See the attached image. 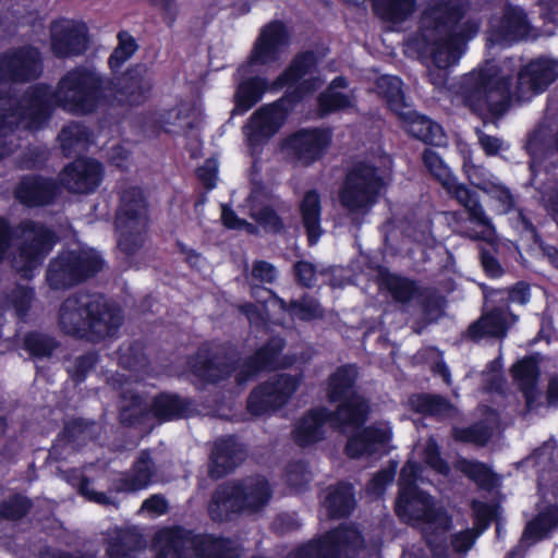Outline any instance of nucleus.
<instances>
[{"label": "nucleus", "mask_w": 558, "mask_h": 558, "mask_svg": "<svg viewBox=\"0 0 558 558\" xmlns=\"http://www.w3.org/2000/svg\"><path fill=\"white\" fill-rule=\"evenodd\" d=\"M105 80L95 69L76 66L58 82L56 89L45 85L27 88L20 96L0 95V158L17 146L14 131L39 128L53 107L74 114H87L97 109L104 98Z\"/></svg>", "instance_id": "f257e3e1"}, {"label": "nucleus", "mask_w": 558, "mask_h": 558, "mask_svg": "<svg viewBox=\"0 0 558 558\" xmlns=\"http://www.w3.org/2000/svg\"><path fill=\"white\" fill-rule=\"evenodd\" d=\"M471 7L470 0H432L422 16L424 52L433 64L452 66L461 58L465 41L480 27L476 20L460 22Z\"/></svg>", "instance_id": "f03ea898"}, {"label": "nucleus", "mask_w": 558, "mask_h": 558, "mask_svg": "<svg viewBox=\"0 0 558 558\" xmlns=\"http://www.w3.org/2000/svg\"><path fill=\"white\" fill-rule=\"evenodd\" d=\"M57 323L63 333L98 343L118 335L124 314L102 294L80 290L62 301Z\"/></svg>", "instance_id": "7ed1b4c3"}, {"label": "nucleus", "mask_w": 558, "mask_h": 558, "mask_svg": "<svg viewBox=\"0 0 558 558\" xmlns=\"http://www.w3.org/2000/svg\"><path fill=\"white\" fill-rule=\"evenodd\" d=\"M421 472V465L412 461L407 462L402 468L396 512L405 522L423 525L433 558H449L447 548L436 544V538L438 534L445 533L450 527V519L442 507L437 506L429 495L418 489L417 483L424 482Z\"/></svg>", "instance_id": "20e7f679"}, {"label": "nucleus", "mask_w": 558, "mask_h": 558, "mask_svg": "<svg viewBox=\"0 0 558 558\" xmlns=\"http://www.w3.org/2000/svg\"><path fill=\"white\" fill-rule=\"evenodd\" d=\"M52 230L40 222L24 220L15 227L0 217V260L23 278H31L56 243Z\"/></svg>", "instance_id": "39448f33"}, {"label": "nucleus", "mask_w": 558, "mask_h": 558, "mask_svg": "<svg viewBox=\"0 0 558 558\" xmlns=\"http://www.w3.org/2000/svg\"><path fill=\"white\" fill-rule=\"evenodd\" d=\"M272 487L262 475L225 482L216 487L208 505L216 522L230 521L238 514H259L272 497Z\"/></svg>", "instance_id": "423d86ee"}, {"label": "nucleus", "mask_w": 558, "mask_h": 558, "mask_svg": "<svg viewBox=\"0 0 558 558\" xmlns=\"http://www.w3.org/2000/svg\"><path fill=\"white\" fill-rule=\"evenodd\" d=\"M459 95L465 106L484 121L500 117L509 100V81L493 62L463 75Z\"/></svg>", "instance_id": "0eeeda50"}, {"label": "nucleus", "mask_w": 558, "mask_h": 558, "mask_svg": "<svg viewBox=\"0 0 558 558\" xmlns=\"http://www.w3.org/2000/svg\"><path fill=\"white\" fill-rule=\"evenodd\" d=\"M156 558H240L242 548L229 538L213 535H194L191 531L174 527L157 536Z\"/></svg>", "instance_id": "6e6552de"}, {"label": "nucleus", "mask_w": 558, "mask_h": 558, "mask_svg": "<svg viewBox=\"0 0 558 558\" xmlns=\"http://www.w3.org/2000/svg\"><path fill=\"white\" fill-rule=\"evenodd\" d=\"M114 225L119 250L126 256L137 254L146 242L148 226V203L141 187L122 190Z\"/></svg>", "instance_id": "1a4fd4ad"}, {"label": "nucleus", "mask_w": 558, "mask_h": 558, "mask_svg": "<svg viewBox=\"0 0 558 558\" xmlns=\"http://www.w3.org/2000/svg\"><path fill=\"white\" fill-rule=\"evenodd\" d=\"M104 259L94 248L77 247L64 251L50 260L46 280L53 290L69 289L96 276Z\"/></svg>", "instance_id": "9d476101"}, {"label": "nucleus", "mask_w": 558, "mask_h": 558, "mask_svg": "<svg viewBox=\"0 0 558 558\" xmlns=\"http://www.w3.org/2000/svg\"><path fill=\"white\" fill-rule=\"evenodd\" d=\"M386 177L376 167L359 162L348 172L339 192L341 205L352 215H365L377 203Z\"/></svg>", "instance_id": "9b49d317"}, {"label": "nucleus", "mask_w": 558, "mask_h": 558, "mask_svg": "<svg viewBox=\"0 0 558 558\" xmlns=\"http://www.w3.org/2000/svg\"><path fill=\"white\" fill-rule=\"evenodd\" d=\"M356 375L355 367L342 366L329 379L327 391L329 400H343L337 411H335V422L343 430L357 428L367 418V402L361 396L353 393Z\"/></svg>", "instance_id": "f8f14e48"}, {"label": "nucleus", "mask_w": 558, "mask_h": 558, "mask_svg": "<svg viewBox=\"0 0 558 558\" xmlns=\"http://www.w3.org/2000/svg\"><path fill=\"white\" fill-rule=\"evenodd\" d=\"M364 547V537L353 524H341L291 550L286 558H352Z\"/></svg>", "instance_id": "ddd939ff"}, {"label": "nucleus", "mask_w": 558, "mask_h": 558, "mask_svg": "<svg viewBox=\"0 0 558 558\" xmlns=\"http://www.w3.org/2000/svg\"><path fill=\"white\" fill-rule=\"evenodd\" d=\"M302 374H277L259 384L248 395L246 410L253 416L269 415L286 407L302 384Z\"/></svg>", "instance_id": "4468645a"}, {"label": "nucleus", "mask_w": 558, "mask_h": 558, "mask_svg": "<svg viewBox=\"0 0 558 558\" xmlns=\"http://www.w3.org/2000/svg\"><path fill=\"white\" fill-rule=\"evenodd\" d=\"M43 72V58L32 46L9 49L0 54V81L24 83Z\"/></svg>", "instance_id": "2eb2a0df"}, {"label": "nucleus", "mask_w": 558, "mask_h": 558, "mask_svg": "<svg viewBox=\"0 0 558 558\" xmlns=\"http://www.w3.org/2000/svg\"><path fill=\"white\" fill-rule=\"evenodd\" d=\"M558 77V61L538 58L524 65L518 73L515 96L519 100H529L543 93Z\"/></svg>", "instance_id": "dca6fc26"}, {"label": "nucleus", "mask_w": 558, "mask_h": 558, "mask_svg": "<svg viewBox=\"0 0 558 558\" xmlns=\"http://www.w3.org/2000/svg\"><path fill=\"white\" fill-rule=\"evenodd\" d=\"M289 36L281 22H271L263 27L254 48L251 52L248 63L241 66L239 72L250 73L248 69L255 64H267L278 60L282 49L288 46Z\"/></svg>", "instance_id": "f3484780"}, {"label": "nucleus", "mask_w": 558, "mask_h": 558, "mask_svg": "<svg viewBox=\"0 0 558 558\" xmlns=\"http://www.w3.org/2000/svg\"><path fill=\"white\" fill-rule=\"evenodd\" d=\"M50 37L51 50L58 58L80 56L88 46L86 26L70 20L52 23Z\"/></svg>", "instance_id": "a211bd4d"}, {"label": "nucleus", "mask_w": 558, "mask_h": 558, "mask_svg": "<svg viewBox=\"0 0 558 558\" xmlns=\"http://www.w3.org/2000/svg\"><path fill=\"white\" fill-rule=\"evenodd\" d=\"M284 347L281 338L270 339L263 348L256 351L235 374L238 384H243L254 377L258 372L267 368H286L292 364L286 357H280Z\"/></svg>", "instance_id": "6ab92c4d"}, {"label": "nucleus", "mask_w": 558, "mask_h": 558, "mask_svg": "<svg viewBox=\"0 0 558 558\" xmlns=\"http://www.w3.org/2000/svg\"><path fill=\"white\" fill-rule=\"evenodd\" d=\"M157 465L148 450H142L130 470L117 477L113 490L117 493H136L146 489L155 482Z\"/></svg>", "instance_id": "aec40b11"}, {"label": "nucleus", "mask_w": 558, "mask_h": 558, "mask_svg": "<svg viewBox=\"0 0 558 558\" xmlns=\"http://www.w3.org/2000/svg\"><path fill=\"white\" fill-rule=\"evenodd\" d=\"M244 447L231 436L219 438L215 441L208 464V475L218 480L239 466L245 459Z\"/></svg>", "instance_id": "412c9836"}, {"label": "nucleus", "mask_w": 558, "mask_h": 558, "mask_svg": "<svg viewBox=\"0 0 558 558\" xmlns=\"http://www.w3.org/2000/svg\"><path fill=\"white\" fill-rule=\"evenodd\" d=\"M101 179V165L93 159H76L61 173L62 185L73 193L93 192Z\"/></svg>", "instance_id": "4be33fe9"}, {"label": "nucleus", "mask_w": 558, "mask_h": 558, "mask_svg": "<svg viewBox=\"0 0 558 558\" xmlns=\"http://www.w3.org/2000/svg\"><path fill=\"white\" fill-rule=\"evenodd\" d=\"M284 112L280 106L272 104L259 108L244 128L251 146H258L269 140L281 126Z\"/></svg>", "instance_id": "5701e85b"}, {"label": "nucleus", "mask_w": 558, "mask_h": 558, "mask_svg": "<svg viewBox=\"0 0 558 558\" xmlns=\"http://www.w3.org/2000/svg\"><path fill=\"white\" fill-rule=\"evenodd\" d=\"M532 31L525 12L520 7L507 5L502 16L490 23L492 40L515 41L526 38Z\"/></svg>", "instance_id": "b1692460"}, {"label": "nucleus", "mask_w": 558, "mask_h": 558, "mask_svg": "<svg viewBox=\"0 0 558 558\" xmlns=\"http://www.w3.org/2000/svg\"><path fill=\"white\" fill-rule=\"evenodd\" d=\"M330 141L329 133L322 130L301 131L287 142L291 156L307 166L318 159Z\"/></svg>", "instance_id": "393cba45"}, {"label": "nucleus", "mask_w": 558, "mask_h": 558, "mask_svg": "<svg viewBox=\"0 0 558 558\" xmlns=\"http://www.w3.org/2000/svg\"><path fill=\"white\" fill-rule=\"evenodd\" d=\"M447 193L464 207L468 219L478 227L487 229V235L494 233L492 220L486 215L484 207L480 203L476 192L469 189L465 184L459 183L456 178L445 181L442 185Z\"/></svg>", "instance_id": "a878e982"}, {"label": "nucleus", "mask_w": 558, "mask_h": 558, "mask_svg": "<svg viewBox=\"0 0 558 558\" xmlns=\"http://www.w3.org/2000/svg\"><path fill=\"white\" fill-rule=\"evenodd\" d=\"M250 217L267 232H280L283 223L271 207V195L262 185L254 184L247 197Z\"/></svg>", "instance_id": "bb28decb"}, {"label": "nucleus", "mask_w": 558, "mask_h": 558, "mask_svg": "<svg viewBox=\"0 0 558 558\" xmlns=\"http://www.w3.org/2000/svg\"><path fill=\"white\" fill-rule=\"evenodd\" d=\"M143 534L136 526L114 527L107 533L108 558H135L145 548Z\"/></svg>", "instance_id": "cd10ccee"}, {"label": "nucleus", "mask_w": 558, "mask_h": 558, "mask_svg": "<svg viewBox=\"0 0 558 558\" xmlns=\"http://www.w3.org/2000/svg\"><path fill=\"white\" fill-rule=\"evenodd\" d=\"M327 422H330L333 427L344 432L335 422V412L320 408L310 411L299 421L294 429L295 442L300 446H307L323 439L324 427Z\"/></svg>", "instance_id": "c85d7f7f"}, {"label": "nucleus", "mask_w": 558, "mask_h": 558, "mask_svg": "<svg viewBox=\"0 0 558 558\" xmlns=\"http://www.w3.org/2000/svg\"><path fill=\"white\" fill-rule=\"evenodd\" d=\"M513 322L514 316L501 308H494L469 326L466 337L473 341L484 337L504 338Z\"/></svg>", "instance_id": "c756f323"}, {"label": "nucleus", "mask_w": 558, "mask_h": 558, "mask_svg": "<svg viewBox=\"0 0 558 558\" xmlns=\"http://www.w3.org/2000/svg\"><path fill=\"white\" fill-rule=\"evenodd\" d=\"M151 89V75L145 65H135L122 77L120 83L121 100L132 106L141 105Z\"/></svg>", "instance_id": "7c9ffc66"}, {"label": "nucleus", "mask_w": 558, "mask_h": 558, "mask_svg": "<svg viewBox=\"0 0 558 558\" xmlns=\"http://www.w3.org/2000/svg\"><path fill=\"white\" fill-rule=\"evenodd\" d=\"M391 432L388 426H371L352 436L347 444L345 451L350 458H359L371 454L387 444Z\"/></svg>", "instance_id": "2f4dec72"}, {"label": "nucleus", "mask_w": 558, "mask_h": 558, "mask_svg": "<svg viewBox=\"0 0 558 558\" xmlns=\"http://www.w3.org/2000/svg\"><path fill=\"white\" fill-rule=\"evenodd\" d=\"M54 194V183L38 177L24 178L15 191L16 198L27 206L47 205Z\"/></svg>", "instance_id": "473e14b6"}, {"label": "nucleus", "mask_w": 558, "mask_h": 558, "mask_svg": "<svg viewBox=\"0 0 558 558\" xmlns=\"http://www.w3.org/2000/svg\"><path fill=\"white\" fill-rule=\"evenodd\" d=\"M415 302L420 314L414 322L413 330L421 333L426 326L436 323L444 315L446 300L436 290L423 288Z\"/></svg>", "instance_id": "72a5a7b5"}, {"label": "nucleus", "mask_w": 558, "mask_h": 558, "mask_svg": "<svg viewBox=\"0 0 558 558\" xmlns=\"http://www.w3.org/2000/svg\"><path fill=\"white\" fill-rule=\"evenodd\" d=\"M399 117L407 122V130L412 136L430 145L441 146L445 144V135L439 124L417 114L410 107Z\"/></svg>", "instance_id": "f704fd0d"}, {"label": "nucleus", "mask_w": 558, "mask_h": 558, "mask_svg": "<svg viewBox=\"0 0 558 558\" xmlns=\"http://www.w3.org/2000/svg\"><path fill=\"white\" fill-rule=\"evenodd\" d=\"M323 505L330 518L348 517L355 506L352 486L347 483H339L327 487Z\"/></svg>", "instance_id": "c9c22d12"}, {"label": "nucleus", "mask_w": 558, "mask_h": 558, "mask_svg": "<svg viewBox=\"0 0 558 558\" xmlns=\"http://www.w3.org/2000/svg\"><path fill=\"white\" fill-rule=\"evenodd\" d=\"M512 376L519 389L523 392L527 411L538 396L536 384L539 371L533 357H525L514 364L511 368Z\"/></svg>", "instance_id": "e433bc0d"}, {"label": "nucleus", "mask_w": 558, "mask_h": 558, "mask_svg": "<svg viewBox=\"0 0 558 558\" xmlns=\"http://www.w3.org/2000/svg\"><path fill=\"white\" fill-rule=\"evenodd\" d=\"M409 407L416 413L438 418H451L458 415L457 408L439 395L418 393L409 398Z\"/></svg>", "instance_id": "4c0bfd02"}, {"label": "nucleus", "mask_w": 558, "mask_h": 558, "mask_svg": "<svg viewBox=\"0 0 558 558\" xmlns=\"http://www.w3.org/2000/svg\"><path fill=\"white\" fill-rule=\"evenodd\" d=\"M555 140L556 133L547 125H539L530 133L525 148L532 159L531 168L558 151Z\"/></svg>", "instance_id": "58836bf2"}, {"label": "nucleus", "mask_w": 558, "mask_h": 558, "mask_svg": "<svg viewBox=\"0 0 558 558\" xmlns=\"http://www.w3.org/2000/svg\"><path fill=\"white\" fill-rule=\"evenodd\" d=\"M300 210L303 225L306 229L308 242L313 245L322 235L320 198L315 190H310L305 193L300 204Z\"/></svg>", "instance_id": "ea45409f"}, {"label": "nucleus", "mask_w": 558, "mask_h": 558, "mask_svg": "<svg viewBox=\"0 0 558 558\" xmlns=\"http://www.w3.org/2000/svg\"><path fill=\"white\" fill-rule=\"evenodd\" d=\"M553 494L555 496V505L541 512L536 519L526 525L521 537L522 545L527 541L534 543L543 538L547 532L558 525V484L555 486Z\"/></svg>", "instance_id": "a19ab883"}, {"label": "nucleus", "mask_w": 558, "mask_h": 558, "mask_svg": "<svg viewBox=\"0 0 558 558\" xmlns=\"http://www.w3.org/2000/svg\"><path fill=\"white\" fill-rule=\"evenodd\" d=\"M58 138L64 156L71 157L86 150L90 142V134L82 123L71 122L62 128Z\"/></svg>", "instance_id": "79ce46f5"}, {"label": "nucleus", "mask_w": 558, "mask_h": 558, "mask_svg": "<svg viewBox=\"0 0 558 558\" xmlns=\"http://www.w3.org/2000/svg\"><path fill=\"white\" fill-rule=\"evenodd\" d=\"M266 88V81L258 76L240 83L234 95L235 106L232 114H242L250 110L262 98Z\"/></svg>", "instance_id": "37998d69"}, {"label": "nucleus", "mask_w": 558, "mask_h": 558, "mask_svg": "<svg viewBox=\"0 0 558 558\" xmlns=\"http://www.w3.org/2000/svg\"><path fill=\"white\" fill-rule=\"evenodd\" d=\"M190 410V403L174 395H160L153 402L154 415L160 420L184 417Z\"/></svg>", "instance_id": "c03bdc74"}, {"label": "nucleus", "mask_w": 558, "mask_h": 558, "mask_svg": "<svg viewBox=\"0 0 558 558\" xmlns=\"http://www.w3.org/2000/svg\"><path fill=\"white\" fill-rule=\"evenodd\" d=\"M473 240H485V244L480 248V258L485 272L490 277H499L502 275L504 269L497 258V248L494 243L495 232L488 236L487 229L484 228L481 234L466 233Z\"/></svg>", "instance_id": "a18cd8bd"}, {"label": "nucleus", "mask_w": 558, "mask_h": 558, "mask_svg": "<svg viewBox=\"0 0 558 558\" xmlns=\"http://www.w3.org/2000/svg\"><path fill=\"white\" fill-rule=\"evenodd\" d=\"M401 81L397 76L384 75L377 80V92L385 98L390 109L399 116L409 106L404 101Z\"/></svg>", "instance_id": "49530a36"}, {"label": "nucleus", "mask_w": 558, "mask_h": 558, "mask_svg": "<svg viewBox=\"0 0 558 558\" xmlns=\"http://www.w3.org/2000/svg\"><path fill=\"white\" fill-rule=\"evenodd\" d=\"M34 299L35 292L32 288L16 284L10 291L3 292L1 306L14 310L15 315L23 319L27 315Z\"/></svg>", "instance_id": "de8ad7c7"}, {"label": "nucleus", "mask_w": 558, "mask_h": 558, "mask_svg": "<svg viewBox=\"0 0 558 558\" xmlns=\"http://www.w3.org/2000/svg\"><path fill=\"white\" fill-rule=\"evenodd\" d=\"M316 64V58L314 52L306 51L298 54L290 66L277 77L275 85L277 87H283L286 85L293 84L304 77Z\"/></svg>", "instance_id": "09e8293b"}, {"label": "nucleus", "mask_w": 558, "mask_h": 558, "mask_svg": "<svg viewBox=\"0 0 558 558\" xmlns=\"http://www.w3.org/2000/svg\"><path fill=\"white\" fill-rule=\"evenodd\" d=\"M148 404L135 392L124 390L119 404V417L122 424L132 425L146 413Z\"/></svg>", "instance_id": "8fccbe9b"}, {"label": "nucleus", "mask_w": 558, "mask_h": 558, "mask_svg": "<svg viewBox=\"0 0 558 558\" xmlns=\"http://www.w3.org/2000/svg\"><path fill=\"white\" fill-rule=\"evenodd\" d=\"M474 510L477 513V519L482 524L478 532H473L472 530H466L460 533H457L452 537V548L456 553L464 554L466 553L474 544L475 538L478 534L486 529L490 519V509L482 504L474 502Z\"/></svg>", "instance_id": "3c124183"}, {"label": "nucleus", "mask_w": 558, "mask_h": 558, "mask_svg": "<svg viewBox=\"0 0 558 558\" xmlns=\"http://www.w3.org/2000/svg\"><path fill=\"white\" fill-rule=\"evenodd\" d=\"M374 4L384 19L403 22L414 12L416 0H374Z\"/></svg>", "instance_id": "603ef678"}, {"label": "nucleus", "mask_w": 558, "mask_h": 558, "mask_svg": "<svg viewBox=\"0 0 558 558\" xmlns=\"http://www.w3.org/2000/svg\"><path fill=\"white\" fill-rule=\"evenodd\" d=\"M456 468L483 488L490 489L496 484L495 474L484 463L459 459Z\"/></svg>", "instance_id": "864d4df0"}, {"label": "nucleus", "mask_w": 558, "mask_h": 558, "mask_svg": "<svg viewBox=\"0 0 558 558\" xmlns=\"http://www.w3.org/2000/svg\"><path fill=\"white\" fill-rule=\"evenodd\" d=\"M119 364L134 373L133 379H141V373H144L148 366V361L140 343L130 344L120 350Z\"/></svg>", "instance_id": "5fc2aeb1"}, {"label": "nucleus", "mask_w": 558, "mask_h": 558, "mask_svg": "<svg viewBox=\"0 0 558 558\" xmlns=\"http://www.w3.org/2000/svg\"><path fill=\"white\" fill-rule=\"evenodd\" d=\"M386 288L397 302L403 304L409 303L411 300L416 301L418 292L423 290L414 281L399 276L387 277Z\"/></svg>", "instance_id": "6e6d98bb"}, {"label": "nucleus", "mask_w": 558, "mask_h": 558, "mask_svg": "<svg viewBox=\"0 0 558 558\" xmlns=\"http://www.w3.org/2000/svg\"><path fill=\"white\" fill-rule=\"evenodd\" d=\"M193 373L199 378L208 381H216L231 373L229 366L221 367L216 360L198 354L192 364Z\"/></svg>", "instance_id": "4d7b16f0"}, {"label": "nucleus", "mask_w": 558, "mask_h": 558, "mask_svg": "<svg viewBox=\"0 0 558 558\" xmlns=\"http://www.w3.org/2000/svg\"><path fill=\"white\" fill-rule=\"evenodd\" d=\"M33 507L32 500L23 495L9 496L0 504V518L7 520H20L24 518Z\"/></svg>", "instance_id": "13d9d810"}, {"label": "nucleus", "mask_w": 558, "mask_h": 558, "mask_svg": "<svg viewBox=\"0 0 558 558\" xmlns=\"http://www.w3.org/2000/svg\"><path fill=\"white\" fill-rule=\"evenodd\" d=\"M118 46L109 57V65L112 70L121 68V65L128 61L137 50V44L135 39L128 32H120L118 34Z\"/></svg>", "instance_id": "bf43d9fd"}, {"label": "nucleus", "mask_w": 558, "mask_h": 558, "mask_svg": "<svg viewBox=\"0 0 558 558\" xmlns=\"http://www.w3.org/2000/svg\"><path fill=\"white\" fill-rule=\"evenodd\" d=\"M493 428L486 423H477L468 428H453L452 436L456 440L484 446L490 439Z\"/></svg>", "instance_id": "052dcab7"}, {"label": "nucleus", "mask_w": 558, "mask_h": 558, "mask_svg": "<svg viewBox=\"0 0 558 558\" xmlns=\"http://www.w3.org/2000/svg\"><path fill=\"white\" fill-rule=\"evenodd\" d=\"M25 348L34 356L49 357L58 348L54 338L39 332H32L25 337Z\"/></svg>", "instance_id": "680f3d73"}, {"label": "nucleus", "mask_w": 558, "mask_h": 558, "mask_svg": "<svg viewBox=\"0 0 558 558\" xmlns=\"http://www.w3.org/2000/svg\"><path fill=\"white\" fill-rule=\"evenodd\" d=\"M318 102L320 112L326 114L352 107L354 99L351 95L327 89L319 95Z\"/></svg>", "instance_id": "e2e57ef3"}, {"label": "nucleus", "mask_w": 558, "mask_h": 558, "mask_svg": "<svg viewBox=\"0 0 558 558\" xmlns=\"http://www.w3.org/2000/svg\"><path fill=\"white\" fill-rule=\"evenodd\" d=\"M286 481L290 487L301 490L312 481V472L304 462H292L287 466Z\"/></svg>", "instance_id": "0e129e2a"}, {"label": "nucleus", "mask_w": 558, "mask_h": 558, "mask_svg": "<svg viewBox=\"0 0 558 558\" xmlns=\"http://www.w3.org/2000/svg\"><path fill=\"white\" fill-rule=\"evenodd\" d=\"M290 307L291 314L303 320H310L323 316V310L318 302L308 296L291 301Z\"/></svg>", "instance_id": "69168bd1"}, {"label": "nucleus", "mask_w": 558, "mask_h": 558, "mask_svg": "<svg viewBox=\"0 0 558 558\" xmlns=\"http://www.w3.org/2000/svg\"><path fill=\"white\" fill-rule=\"evenodd\" d=\"M96 424L77 418L65 425V434L72 441H84L95 437Z\"/></svg>", "instance_id": "338daca9"}, {"label": "nucleus", "mask_w": 558, "mask_h": 558, "mask_svg": "<svg viewBox=\"0 0 558 558\" xmlns=\"http://www.w3.org/2000/svg\"><path fill=\"white\" fill-rule=\"evenodd\" d=\"M423 458L427 465L434 469L436 472L440 474H447L449 472L448 464L441 459L439 447L435 439L428 438L426 441Z\"/></svg>", "instance_id": "774afa93"}]
</instances>
